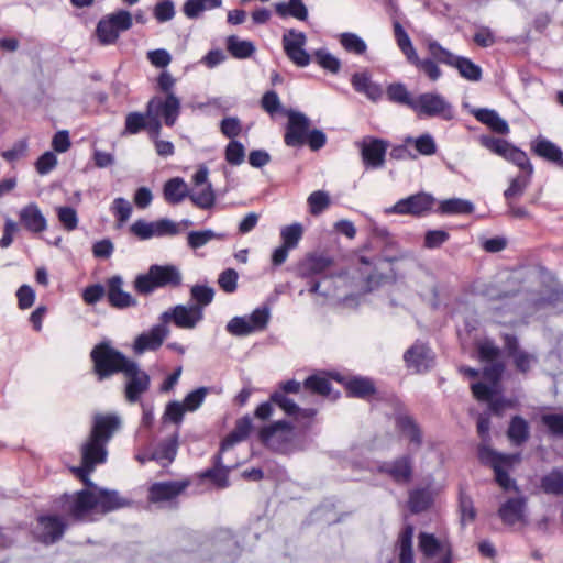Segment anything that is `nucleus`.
<instances>
[{"label": "nucleus", "instance_id": "f257e3e1", "mask_svg": "<svg viewBox=\"0 0 563 563\" xmlns=\"http://www.w3.org/2000/svg\"><path fill=\"white\" fill-rule=\"evenodd\" d=\"M477 433L482 443L477 446V457L484 466L494 471L495 482L504 489H517L515 479L509 476V471L520 461L519 454L500 453L489 446L492 440L490 418L486 415H479L476 422Z\"/></svg>", "mask_w": 563, "mask_h": 563}, {"label": "nucleus", "instance_id": "f03ea898", "mask_svg": "<svg viewBox=\"0 0 563 563\" xmlns=\"http://www.w3.org/2000/svg\"><path fill=\"white\" fill-rule=\"evenodd\" d=\"M296 276L306 280L308 292L325 296L320 291L321 282L340 277L336 262L333 255L327 251H313L307 253L295 267Z\"/></svg>", "mask_w": 563, "mask_h": 563}, {"label": "nucleus", "instance_id": "7ed1b4c3", "mask_svg": "<svg viewBox=\"0 0 563 563\" xmlns=\"http://www.w3.org/2000/svg\"><path fill=\"white\" fill-rule=\"evenodd\" d=\"M286 115L288 120L284 143L288 147L300 148L308 145L311 151L317 152L325 146L328 140L325 133L319 129H310L311 121L305 113L288 110Z\"/></svg>", "mask_w": 563, "mask_h": 563}, {"label": "nucleus", "instance_id": "20e7f679", "mask_svg": "<svg viewBox=\"0 0 563 563\" xmlns=\"http://www.w3.org/2000/svg\"><path fill=\"white\" fill-rule=\"evenodd\" d=\"M53 507L69 525L91 521V514H98L96 500L88 490L63 493L53 499Z\"/></svg>", "mask_w": 563, "mask_h": 563}, {"label": "nucleus", "instance_id": "39448f33", "mask_svg": "<svg viewBox=\"0 0 563 563\" xmlns=\"http://www.w3.org/2000/svg\"><path fill=\"white\" fill-rule=\"evenodd\" d=\"M92 372L98 382L110 378L113 375L123 373L133 362L122 352L114 349L109 341H101L90 352Z\"/></svg>", "mask_w": 563, "mask_h": 563}, {"label": "nucleus", "instance_id": "423d86ee", "mask_svg": "<svg viewBox=\"0 0 563 563\" xmlns=\"http://www.w3.org/2000/svg\"><path fill=\"white\" fill-rule=\"evenodd\" d=\"M181 285V274L174 265L153 264L145 274L135 277L134 290L142 296H147L158 288H176Z\"/></svg>", "mask_w": 563, "mask_h": 563}, {"label": "nucleus", "instance_id": "0eeeda50", "mask_svg": "<svg viewBox=\"0 0 563 563\" xmlns=\"http://www.w3.org/2000/svg\"><path fill=\"white\" fill-rule=\"evenodd\" d=\"M429 54L440 64L455 68L460 76L470 81H479L483 76L481 66L470 58L459 56L443 47L438 41L428 43Z\"/></svg>", "mask_w": 563, "mask_h": 563}, {"label": "nucleus", "instance_id": "6e6552de", "mask_svg": "<svg viewBox=\"0 0 563 563\" xmlns=\"http://www.w3.org/2000/svg\"><path fill=\"white\" fill-rule=\"evenodd\" d=\"M257 438L265 446L276 452L286 453L295 438V424L286 419L274 421L262 427Z\"/></svg>", "mask_w": 563, "mask_h": 563}, {"label": "nucleus", "instance_id": "1a4fd4ad", "mask_svg": "<svg viewBox=\"0 0 563 563\" xmlns=\"http://www.w3.org/2000/svg\"><path fill=\"white\" fill-rule=\"evenodd\" d=\"M482 146L489 150L493 154L498 155L518 166L521 170L533 173V166L525 151L511 144L505 139L492 135H482L478 139Z\"/></svg>", "mask_w": 563, "mask_h": 563}, {"label": "nucleus", "instance_id": "9d476101", "mask_svg": "<svg viewBox=\"0 0 563 563\" xmlns=\"http://www.w3.org/2000/svg\"><path fill=\"white\" fill-rule=\"evenodd\" d=\"M35 521L33 537L44 545H53L60 541L70 526L58 512L40 514Z\"/></svg>", "mask_w": 563, "mask_h": 563}, {"label": "nucleus", "instance_id": "9b49d317", "mask_svg": "<svg viewBox=\"0 0 563 563\" xmlns=\"http://www.w3.org/2000/svg\"><path fill=\"white\" fill-rule=\"evenodd\" d=\"M412 111L418 117L440 118L444 121L454 119L453 106L438 92H424L416 97Z\"/></svg>", "mask_w": 563, "mask_h": 563}, {"label": "nucleus", "instance_id": "f8f14e48", "mask_svg": "<svg viewBox=\"0 0 563 563\" xmlns=\"http://www.w3.org/2000/svg\"><path fill=\"white\" fill-rule=\"evenodd\" d=\"M80 482L85 486L81 490H88L92 495V499L96 500L98 514L106 515L129 507L132 504L130 499L122 497L118 490L98 486L90 479V475Z\"/></svg>", "mask_w": 563, "mask_h": 563}, {"label": "nucleus", "instance_id": "ddd939ff", "mask_svg": "<svg viewBox=\"0 0 563 563\" xmlns=\"http://www.w3.org/2000/svg\"><path fill=\"white\" fill-rule=\"evenodd\" d=\"M80 482L85 486L81 490H88L92 495V499L96 500L98 514L106 515L129 507L132 504L130 499L122 497L118 490L98 486L90 479V475Z\"/></svg>", "mask_w": 563, "mask_h": 563}, {"label": "nucleus", "instance_id": "4468645a", "mask_svg": "<svg viewBox=\"0 0 563 563\" xmlns=\"http://www.w3.org/2000/svg\"><path fill=\"white\" fill-rule=\"evenodd\" d=\"M147 114L161 119L168 128H173L181 112V101L176 95L153 96L146 103Z\"/></svg>", "mask_w": 563, "mask_h": 563}, {"label": "nucleus", "instance_id": "2eb2a0df", "mask_svg": "<svg viewBox=\"0 0 563 563\" xmlns=\"http://www.w3.org/2000/svg\"><path fill=\"white\" fill-rule=\"evenodd\" d=\"M330 377L344 387L346 396L350 398L369 400L377 393L374 380L366 376L330 372Z\"/></svg>", "mask_w": 563, "mask_h": 563}, {"label": "nucleus", "instance_id": "dca6fc26", "mask_svg": "<svg viewBox=\"0 0 563 563\" xmlns=\"http://www.w3.org/2000/svg\"><path fill=\"white\" fill-rule=\"evenodd\" d=\"M377 472L387 476L397 485H407L413 479V457L410 454H402L391 461L380 462L377 465Z\"/></svg>", "mask_w": 563, "mask_h": 563}, {"label": "nucleus", "instance_id": "f3484780", "mask_svg": "<svg viewBox=\"0 0 563 563\" xmlns=\"http://www.w3.org/2000/svg\"><path fill=\"white\" fill-rule=\"evenodd\" d=\"M126 377L124 396L128 402L136 404L141 401L142 395L145 394L151 386L150 375L140 368L134 361L123 372Z\"/></svg>", "mask_w": 563, "mask_h": 563}, {"label": "nucleus", "instance_id": "a211bd4d", "mask_svg": "<svg viewBox=\"0 0 563 563\" xmlns=\"http://www.w3.org/2000/svg\"><path fill=\"white\" fill-rule=\"evenodd\" d=\"M435 199L427 192H418L398 200L388 212L400 216L420 218L427 216L433 208Z\"/></svg>", "mask_w": 563, "mask_h": 563}, {"label": "nucleus", "instance_id": "6ab92c4d", "mask_svg": "<svg viewBox=\"0 0 563 563\" xmlns=\"http://www.w3.org/2000/svg\"><path fill=\"white\" fill-rule=\"evenodd\" d=\"M130 232L139 240L144 241L154 236L161 238L177 235L179 233V229L177 224L169 219H159L153 222L139 219L131 224Z\"/></svg>", "mask_w": 563, "mask_h": 563}, {"label": "nucleus", "instance_id": "aec40b11", "mask_svg": "<svg viewBox=\"0 0 563 563\" xmlns=\"http://www.w3.org/2000/svg\"><path fill=\"white\" fill-rule=\"evenodd\" d=\"M434 353L428 344L416 341L405 353L404 362L408 369L421 374L429 372L434 366Z\"/></svg>", "mask_w": 563, "mask_h": 563}, {"label": "nucleus", "instance_id": "412c9836", "mask_svg": "<svg viewBox=\"0 0 563 563\" xmlns=\"http://www.w3.org/2000/svg\"><path fill=\"white\" fill-rule=\"evenodd\" d=\"M161 321H172L179 329H194L203 319L199 307L177 305L161 314Z\"/></svg>", "mask_w": 563, "mask_h": 563}, {"label": "nucleus", "instance_id": "4be33fe9", "mask_svg": "<svg viewBox=\"0 0 563 563\" xmlns=\"http://www.w3.org/2000/svg\"><path fill=\"white\" fill-rule=\"evenodd\" d=\"M306 42V34L295 29L283 36V47L287 57L299 67L308 66L311 60L309 53L303 48Z\"/></svg>", "mask_w": 563, "mask_h": 563}, {"label": "nucleus", "instance_id": "5701e85b", "mask_svg": "<svg viewBox=\"0 0 563 563\" xmlns=\"http://www.w3.org/2000/svg\"><path fill=\"white\" fill-rule=\"evenodd\" d=\"M388 258L377 255L372 258L366 256L360 257L358 272L365 282L368 290H374L379 287L386 279L384 267L387 265Z\"/></svg>", "mask_w": 563, "mask_h": 563}, {"label": "nucleus", "instance_id": "b1692460", "mask_svg": "<svg viewBox=\"0 0 563 563\" xmlns=\"http://www.w3.org/2000/svg\"><path fill=\"white\" fill-rule=\"evenodd\" d=\"M360 147L362 161L366 168L376 169L384 166L388 148L387 141L374 136H366L360 143Z\"/></svg>", "mask_w": 563, "mask_h": 563}, {"label": "nucleus", "instance_id": "393cba45", "mask_svg": "<svg viewBox=\"0 0 563 563\" xmlns=\"http://www.w3.org/2000/svg\"><path fill=\"white\" fill-rule=\"evenodd\" d=\"M190 485L191 481L189 478L156 482L148 487L147 499L154 504L172 501L180 496Z\"/></svg>", "mask_w": 563, "mask_h": 563}, {"label": "nucleus", "instance_id": "a878e982", "mask_svg": "<svg viewBox=\"0 0 563 563\" xmlns=\"http://www.w3.org/2000/svg\"><path fill=\"white\" fill-rule=\"evenodd\" d=\"M123 279L120 275H113L106 280V296L110 307L123 310L137 305L136 299L123 290Z\"/></svg>", "mask_w": 563, "mask_h": 563}, {"label": "nucleus", "instance_id": "bb28decb", "mask_svg": "<svg viewBox=\"0 0 563 563\" xmlns=\"http://www.w3.org/2000/svg\"><path fill=\"white\" fill-rule=\"evenodd\" d=\"M121 428L120 417L114 413H97L92 418L89 435L109 443L115 432Z\"/></svg>", "mask_w": 563, "mask_h": 563}, {"label": "nucleus", "instance_id": "cd10ccee", "mask_svg": "<svg viewBox=\"0 0 563 563\" xmlns=\"http://www.w3.org/2000/svg\"><path fill=\"white\" fill-rule=\"evenodd\" d=\"M169 334L165 324L153 325L148 331L141 333L134 341L133 351L135 354H143L146 351H157Z\"/></svg>", "mask_w": 563, "mask_h": 563}, {"label": "nucleus", "instance_id": "c85d7f7f", "mask_svg": "<svg viewBox=\"0 0 563 563\" xmlns=\"http://www.w3.org/2000/svg\"><path fill=\"white\" fill-rule=\"evenodd\" d=\"M530 150L533 155L563 169V151L552 141L539 135L531 141Z\"/></svg>", "mask_w": 563, "mask_h": 563}, {"label": "nucleus", "instance_id": "c756f323", "mask_svg": "<svg viewBox=\"0 0 563 563\" xmlns=\"http://www.w3.org/2000/svg\"><path fill=\"white\" fill-rule=\"evenodd\" d=\"M301 389V384L295 379L280 382L271 394V400L282 409L285 413H291L298 410V405L288 397V394H298Z\"/></svg>", "mask_w": 563, "mask_h": 563}, {"label": "nucleus", "instance_id": "7c9ffc66", "mask_svg": "<svg viewBox=\"0 0 563 563\" xmlns=\"http://www.w3.org/2000/svg\"><path fill=\"white\" fill-rule=\"evenodd\" d=\"M19 220L22 227L33 234L42 233L47 229V220L35 202H31L20 210Z\"/></svg>", "mask_w": 563, "mask_h": 563}, {"label": "nucleus", "instance_id": "2f4dec72", "mask_svg": "<svg viewBox=\"0 0 563 563\" xmlns=\"http://www.w3.org/2000/svg\"><path fill=\"white\" fill-rule=\"evenodd\" d=\"M526 498H508L498 509V517L507 526H514L525 520Z\"/></svg>", "mask_w": 563, "mask_h": 563}, {"label": "nucleus", "instance_id": "473e14b6", "mask_svg": "<svg viewBox=\"0 0 563 563\" xmlns=\"http://www.w3.org/2000/svg\"><path fill=\"white\" fill-rule=\"evenodd\" d=\"M222 452L223 451L220 450L212 457V467L206 468L199 474L201 479H209L219 488H225L229 486L230 468L223 465Z\"/></svg>", "mask_w": 563, "mask_h": 563}, {"label": "nucleus", "instance_id": "72a5a7b5", "mask_svg": "<svg viewBox=\"0 0 563 563\" xmlns=\"http://www.w3.org/2000/svg\"><path fill=\"white\" fill-rule=\"evenodd\" d=\"M107 444L108 443L89 435L87 441L81 445V460L93 465L103 464L108 455Z\"/></svg>", "mask_w": 563, "mask_h": 563}, {"label": "nucleus", "instance_id": "f704fd0d", "mask_svg": "<svg viewBox=\"0 0 563 563\" xmlns=\"http://www.w3.org/2000/svg\"><path fill=\"white\" fill-rule=\"evenodd\" d=\"M396 429L406 435L410 443L417 448L422 444V431L415 418L407 413H397L395 416Z\"/></svg>", "mask_w": 563, "mask_h": 563}, {"label": "nucleus", "instance_id": "c9c22d12", "mask_svg": "<svg viewBox=\"0 0 563 563\" xmlns=\"http://www.w3.org/2000/svg\"><path fill=\"white\" fill-rule=\"evenodd\" d=\"M473 115L497 134L506 135L510 131L507 121L493 109L479 108L473 111Z\"/></svg>", "mask_w": 563, "mask_h": 563}, {"label": "nucleus", "instance_id": "e433bc0d", "mask_svg": "<svg viewBox=\"0 0 563 563\" xmlns=\"http://www.w3.org/2000/svg\"><path fill=\"white\" fill-rule=\"evenodd\" d=\"M351 84L356 92L365 95L372 101H377L383 96L382 87L373 82L367 73H355Z\"/></svg>", "mask_w": 563, "mask_h": 563}, {"label": "nucleus", "instance_id": "4c0bfd02", "mask_svg": "<svg viewBox=\"0 0 563 563\" xmlns=\"http://www.w3.org/2000/svg\"><path fill=\"white\" fill-rule=\"evenodd\" d=\"M177 450L178 432H176L170 438L159 442L153 450L150 459L165 466L166 464H169L175 460L177 455Z\"/></svg>", "mask_w": 563, "mask_h": 563}, {"label": "nucleus", "instance_id": "58836bf2", "mask_svg": "<svg viewBox=\"0 0 563 563\" xmlns=\"http://www.w3.org/2000/svg\"><path fill=\"white\" fill-rule=\"evenodd\" d=\"M252 430L253 423L250 416L246 415L238 419L234 429L221 441V451H225L234 443L247 439Z\"/></svg>", "mask_w": 563, "mask_h": 563}, {"label": "nucleus", "instance_id": "ea45409f", "mask_svg": "<svg viewBox=\"0 0 563 563\" xmlns=\"http://www.w3.org/2000/svg\"><path fill=\"white\" fill-rule=\"evenodd\" d=\"M508 440L516 446L525 444L530 438V427L528 421L519 415L514 416L507 429Z\"/></svg>", "mask_w": 563, "mask_h": 563}, {"label": "nucleus", "instance_id": "a19ab883", "mask_svg": "<svg viewBox=\"0 0 563 563\" xmlns=\"http://www.w3.org/2000/svg\"><path fill=\"white\" fill-rule=\"evenodd\" d=\"M163 196L166 202L178 205L189 197L188 186L181 177L170 178L164 184Z\"/></svg>", "mask_w": 563, "mask_h": 563}, {"label": "nucleus", "instance_id": "79ce46f5", "mask_svg": "<svg viewBox=\"0 0 563 563\" xmlns=\"http://www.w3.org/2000/svg\"><path fill=\"white\" fill-rule=\"evenodd\" d=\"M275 12L278 16L285 19L288 16L299 21L308 19V9L302 0H289L288 2H277L274 4Z\"/></svg>", "mask_w": 563, "mask_h": 563}, {"label": "nucleus", "instance_id": "37998d69", "mask_svg": "<svg viewBox=\"0 0 563 563\" xmlns=\"http://www.w3.org/2000/svg\"><path fill=\"white\" fill-rule=\"evenodd\" d=\"M415 528L411 523H406L398 537L399 563H415L412 552V538Z\"/></svg>", "mask_w": 563, "mask_h": 563}, {"label": "nucleus", "instance_id": "c03bdc74", "mask_svg": "<svg viewBox=\"0 0 563 563\" xmlns=\"http://www.w3.org/2000/svg\"><path fill=\"white\" fill-rule=\"evenodd\" d=\"M474 205L470 200L450 198L440 201L437 212L439 214H471L474 212Z\"/></svg>", "mask_w": 563, "mask_h": 563}, {"label": "nucleus", "instance_id": "a18cd8bd", "mask_svg": "<svg viewBox=\"0 0 563 563\" xmlns=\"http://www.w3.org/2000/svg\"><path fill=\"white\" fill-rule=\"evenodd\" d=\"M227 51L236 59H246L255 53V46L251 41L240 40L236 35L227 37Z\"/></svg>", "mask_w": 563, "mask_h": 563}, {"label": "nucleus", "instance_id": "49530a36", "mask_svg": "<svg viewBox=\"0 0 563 563\" xmlns=\"http://www.w3.org/2000/svg\"><path fill=\"white\" fill-rule=\"evenodd\" d=\"M433 504V496L429 488H416L409 493L408 505L413 514L428 510Z\"/></svg>", "mask_w": 563, "mask_h": 563}, {"label": "nucleus", "instance_id": "de8ad7c7", "mask_svg": "<svg viewBox=\"0 0 563 563\" xmlns=\"http://www.w3.org/2000/svg\"><path fill=\"white\" fill-rule=\"evenodd\" d=\"M521 172L522 174L512 178L508 188L504 191L506 201H514L520 198L529 186L533 173H529L528 170Z\"/></svg>", "mask_w": 563, "mask_h": 563}, {"label": "nucleus", "instance_id": "09e8293b", "mask_svg": "<svg viewBox=\"0 0 563 563\" xmlns=\"http://www.w3.org/2000/svg\"><path fill=\"white\" fill-rule=\"evenodd\" d=\"M148 114L147 108L145 107V112H129L125 115L124 129L121 135H135L142 131H145V126L147 123Z\"/></svg>", "mask_w": 563, "mask_h": 563}, {"label": "nucleus", "instance_id": "8fccbe9b", "mask_svg": "<svg viewBox=\"0 0 563 563\" xmlns=\"http://www.w3.org/2000/svg\"><path fill=\"white\" fill-rule=\"evenodd\" d=\"M330 379H332L330 376L327 377L323 375L314 374L308 376L302 385L305 389L309 390L312 394L328 397L331 395L332 391Z\"/></svg>", "mask_w": 563, "mask_h": 563}, {"label": "nucleus", "instance_id": "3c124183", "mask_svg": "<svg viewBox=\"0 0 563 563\" xmlns=\"http://www.w3.org/2000/svg\"><path fill=\"white\" fill-rule=\"evenodd\" d=\"M541 488L545 494L563 496V473L552 470L541 478Z\"/></svg>", "mask_w": 563, "mask_h": 563}, {"label": "nucleus", "instance_id": "603ef678", "mask_svg": "<svg viewBox=\"0 0 563 563\" xmlns=\"http://www.w3.org/2000/svg\"><path fill=\"white\" fill-rule=\"evenodd\" d=\"M388 100L395 103L407 106L412 110L416 97H412L406 86L400 82L391 84L387 87Z\"/></svg>", "mask_w": 563, "mask_h": 563}, {"label": "nucleus", "instance_id": "864d4df0", "mask_svg": "<svg viewBox=\"0 0 563 563\" xmlns=\"http://www.w3.org/2000/svg\"><path fill=\"white\" fill-rule=\"evenodd\" d=\"M339 42L347 53L354 55H363L367 49V45L364 40L355 33H342L339 37Z\"/></svg>", "mask_w": 563, "mask_h": 563}, {"label": "nucleus", "instance_id": "5fc2aeb1", "mask_svg": "<svg viewBox=\"0 0 563 563\" xmlns=\"http://www.w3.org/2000/svg\"><path fill=\"white\" fill-rule=\"evenodd\" d=\"M188 198L194 206L203 210L211 209L216 203V194L211 184H207L199 192L189 194Z\"/></svg>", "mask_w": 563, "mask_h": 563}, {"label": "nucleus", "instance_id": "6e6d98bb", "mask_svg": "<svg viewBox=\"0 0 563 563\" xmlns=\"http://www.w3.org/2000/svg\"><path fill=\"white\" fill-rule=\"evenodd\" d=\"M96 35L101 45L114 44L120 34L113 25L103 16L97 24Z\"/></svg>", "mask_w": 563, "mask_h": 563}, {"label": "nucleus", "instance_id": "4d7b16f0", "mask_svg": "<svg viewBox=\"0 0 563 563\" xmlns=\"http://www.w3.org/2000/svg\"><path fill=\"white\" fill-rule=\"evenodd\" d=\"M303 228L300 223H292L286 225L280 230L282 244L294 250L298 246L299 241L302 239Z\"/></svg>", "mask_w": 563, "mask_h": 563}, {"label": "nucleus", "instance_id": "13d9d810", "mask_svg": "<svg viewBox=\"0 0 563 563\" xmlns=\"http://www.w3.org/2000/svg\"><path fill=\"white\" fill-rule=\"evenodd\" d=\"M190 297L195 300L194 307H199L201 311L209 306L214 297L213 288L206 285H195L190 289Z\"/></svg>", "mask_w": 563, "mask_h": 563}, {"label": "nucleus", "instance_id": "bf43d9fd", "mask_svg": "<svg viewBox=\"0 0 563 563\" xmlns=\"http://www.w3.org/2000/svg\"><path fill=\"white\" fill-rule=\"evenodd\" d=\"M317 64L331 74H338L341 69V62L325 48L317 49L313 54Z\"/></svg>", "mask_w": 563, "mask_h": 563}, {"label": "nucleus", "instance_id": "052dcab7", "mask_svg": "<svg viewBox=\"0 0 563 563\" xmlns=\"http://www.w3.org/2000/svg\"><path fill=\"white\" fill-rule=\"evenodd\" d=\"M406 143H413L418 154L430 156L437 153L438 146L433 136L424 133L416 139L407 137Z\"/></svg>", "mask_w": 563, "mask_h": 563}, {"label": "nucleus", "instance_id": "680f3d73", "mask_svg": "<svg viewBox=\"0 0 563 563\" xmlns=\"http://www.w3.org/2000/svg\"><path fill=\"white\" fill-rule=\"evenodd\" d=\"M418 539L419 550L427 558H433L442 550L441 542L432 533L420 532Z\"/></svg>", "mask_w": 563, "mask_h": 563}, {"label": "nucleus", "instance_id": "e2e57ef3", "mask_svg": "<svg viewBox=\"0 0 563 563\" xmlns=\"http://www.w3.org/2000/svg\"><path fill=\"white\" fill-rule=\"evenodd\" d=\"M478 358L481 362L492 364L493 362H501V350L490 340H485L477 345Z\"/></svg>", "mask_w": 563, "mask_h": 563}, {"label": "nucleus", "instance_id": "0e129e2a", "mask_svg": "<svg viewBox=\"0 0 563 563\" xmlns=\"http://www.w3.org/2000/svg\"><path fill=\"white\" fill-rule=\"evenodd\" d=\"M459 509L461 514V522H472L476 518V509L474 507L473 499L463 489H460L459 494Z\"/></svg>", "mask_w": 563, "mask_h": 563}, {"label": "nucleus", "instance_id": "69168bd1", "mask_svg": "<svg viewBox=\"0 0 563 563\" xmlns=\"http://www.w3.org/2000/svg\"><path fill=\"white\" fill-rule=\"evenodd\" d=\"M224 158L232 166L241 165L245 159L244 145L236 140L230 141L224 150Z\"/></svg>", "mask_w": 563, "mask_h": 563}, {"label": "nucleus", "instance_id": "338daca9", "mask_svg": "<svg viewBox=\"0 0 563 563\" xmlns=\"http://www.w3.org/2000/svg\"><path fill=\"white\" fill-rule=\"evenodd\" d=\"M262 109L267 112L271 117L277 113H286L277 92L275 90L266 91L261 99Z\"/></svg>", "mask_w": 563, "mask_h": 563}, {"label": "nucleus", "instance_id": "774afa93", "mask_svg": "<svg viewBox=\"0 0 563 563\" xmlns=\"http://www.w3.org/2000/svg\"><path fill=\"white\" fill-rule=\"evenodd\" d=\"M104 18L113 25L119 34L130 30L133 25L132 15L126 10H119L114 13L106 15Z\"/></svg>", "mask_w": 563, "mask_h": 563}]
</instances>
